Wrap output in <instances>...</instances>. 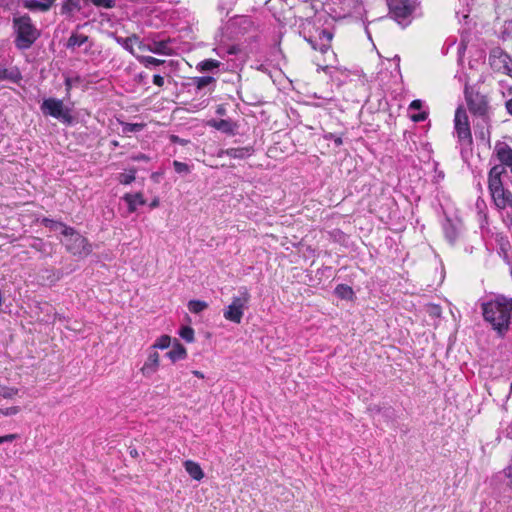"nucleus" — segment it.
Wrapping results in <instances>:
<instances>
[{"label": "nucleus", "mask_w": 512, "mask_h": 512, "mask_svg": "<svg viewBox=\"0 0 512 512\" xmlns=\"http://www.w3.org/2000/svg\"><path fill=\"white\" fill-rule=\"evenodd\" d=\"M507 170L502 165L493 166L488 174V189L497 208H512V181L511 187Z\"/></svg>", "instance_id": "nucleus-1"}, {"label": "nucleus", "mask_w": 512, "mask_h": 512, "mask_svg": "<svg viewBox=\"0 0 512 512\" xmlns=\"http://www.w3.org/2000/svg\"><path fill=\"white\" fill-rule=\"evenodd\" d=\"M484 319L500 334L504 335L509 329L512 299L504 296L496 297L495 300L482 304Z\"/></svg>", "instance_id": "nucleus-2"}, {"label": "nucleus", "mask_w": 512, "mask_h": 512, "mask_svg": "<svg viewBox=\"0 0 512 512\" xmlns=\"http://www.w3.org/2000/svg\"><path fill=\"white\" fill-rule=\"evenodd\" d=\"M12 30L14 45L21 51L30 49L41 36V30L37 28L27 13H15L13 15Z\"/></svg>", "instance_id": "nucleus-3"}, {"label": "nucleus", "mask_w": 512, "mask_h": 512, "mask_svg": "<svg viewBox=\"0 0 512 512\" xmlns=\"http://www.w3.org/2000/svg\"><path fill=\"white\" fill-rule=\"evenodd\" d=\"M64 237L63 244L66 250L74 256L86 257L92 252V245L87 238L82 236L73 227L65 228Z\"/></svg>", "instance_id": "nucleus-4"}, {"label": "nucleus", "mask_w": 512, "mask_h": 512, "mask_svg": "<svg viewBox=\"0 0 512 512\" xmlns=\"http://www.w3.org/2000/svg\"><path fill=\"white\" fill-rule=\"evenodd\" d=\"M40 109L45 116H51L64 124L70 125L73 122V116L70 113V109L67 108L60 99H44Z\"/></svg>", "instance_id": "nucleus-5"}, {"label": "nucleus", "mask_w": 512, "mask_h": 512, "mask_svg": "<svg viewBox=\"0 0 512 512\" xmlns=\"http://www.w3.org/2000/svg\"><path fill=\"white\" fill-rule=\"evenodd\" d=\"M465 98L467 101L469 111L472 114L480 117L484 124H488L490 118L488 115L489 105L487 97L485 95L480 94L479 92H469L468 89H466Z\"/></svg>", "instance_id": "nucleus-6"}, {"label": "nucleus", "mask_w": 512, "mask_h": 512, "mask_svg": "<svg viewBox=\"0 0 512 512\" xmlns=\"http://www.w3.org/2000/svg\"><path fill=\"white\" fill-rule=\"evenodd\" d=\"M240 293V296L233 297L231 304L223 314L225 319L237 324L241 322L244 309L250 298V294L246 288H243Z\"/></svg>", "instance_id": "nucleus-7"}, {"label": "nucleus", "mask_w": 512, "mask_h": 512, "mask_svg": "<svg viewBox=\"0 0 512 512\" xmlns=\"http://www.w3.org/2000/svg\"><path fill=\"white\" fill-rule=\"evenodd\" d=\"M454 129L459 142L465 144L472 143V135L467 113L464 108L458 107L455 112Z\"/></svg>", "instance_id": "nucleus-8"}, {"label": "nucleus", "mask_w": 512, "mask_h": 512, "mask_svg": "<svg viewBox=\"0 0 512 512\" xmlns=\"http://www.w3.org/2000/svg\"><path fill=\"white\" fill-rule=\"evenodd\" d=\"M489 64L494 72L506 74L512 72V60L501 48L496 47L489 54Z\"/></svg>", "instance_id": "nucleus-9"}, {"label": "nucleus", "mask_w": 512, "mask_h": 512, "mask_svg": "<svg viewBox=\"0 0 512 512\" xmlns=\"http://www.w3.org/2000/svg\"><path fill=\"white\" fill-rule=\"evenodd\" d=\"M388 7L391 17L399 24L406 25V20L410 17L413 7L408 0H388Z\"/></svg>", "instance_id": "nucleus-10"}, {"label": "nucleus", "mask_w": 512, "mask_h": 512, "mask_svg": "<svg viewBox=\"0 0 512 512\" xmlns=\"http://www.w3.org/2000/svg\"><path fill=\"white\" fill-rule=\"evenodd\" d=\"M56 3V0H23V7L31 12H48Z\"/></svg>", "instance_id": "nucleus-11"}, {"label": "nucleus", "mask_w": 512, "mask_h": 512, "mask_svg": "<svg viewBox=\"0 0 512 512\" xmlns=\"http://www.w3.org/2000/svg\"><path fill=\"white\" fill-rule=\"evenodd\" d=\"M496 155L502 166H509L512 168V148L506 143H499L496 145Z\"/></svg>", "instance_id": "nucleus-12"}, {"label": "nucleus", "mask_w": 512, "mask_h": 512, "mask_svg": "<svg viewBox=\"0 0 512 512\" xmlns=\"http://www.w3.org/2000/svg\"><path fill=\"white\" fill-rule=\"evenodd\" d=\"M208 125L227 135H234L237 127V125L233 121L228 119H211L208 121Z\"/></svg>", "instance_id": "nucleus-13"}, {"label": "nucleus", "mask_w": 512, "mask_h": 512, "mask_svg": "<svg viewBox=\"0 0 512 512\" xmlns=\"http://www.w3.org/2000/svg\"><path fill=\"white\" fill-rule=\"evenodd\" d=\"M159 367V354L154 351L148 355L147 360L145 361L143 367L141 368V372L144 376L150 377L153 375Z\"/></svg>", "instance_id": "nucleus-14"}, {"label": "nucleus", "mask_w": 512, "mask_h": 512, "mask_svg": "<svg viewBox=\"0 0 512 512\" xmlns=\"http://www.w3.org/2000/svg\"><path fill=\"white\" fill-rule=\"evenodd\" d=\"M81 8V0H64L61 4L60 14L71 19Z\"/></svg>", "instance_id": "nucleus-15"}, {"label": "nucleus", "mask_w": 512, "mask_h": 512, "mask_svg": "<svg viewBox=\"0 0 512 512\" xmlns=\"http://www.w3.org/2000/svg\"><path fill=\"white\" fill-rule=\"evenodd\" d=\"M191 81L197 91H201L207 87H210V91H213L216 83V79L212 76L193 77Z\"/></svg>", "instance_id": "nucleus-16"}, {"label": "nucleus", "mask_w": 512, "mask_h": 512, "mask_svg": "<svg viewBox=\"0 0 512 512\" xmlns=\"http://www.w3.org/2000/svg\"><path fill=\"white\" fill-rule=\"evenodd\" d=\"M184 467L186 472L194 480L200 481L204 478V472L197 462H194L192 460H186L184 462Z\"/></svg>", "instance_id": "nucleus-17"}, {"label": "nucleus", "mask_w": 512, "mask_h": 512, "mask_svg": "<svg viewBox=\"0 0 512 512\" xmlns=\"http://www.w3.org/2000/svg\"><path fill=\"white\" fill-rule=\"evenodd\" d=\"M123 199L128 205L129 212L136 211L138 205H144L146 203L142 193H128L124 195Z\"/></svg>", "instance_id": "nucleus-18"}, {"label": "nucleus", "mask_w": 512, "mask_h": 512, "mask_svg": "<svg viewBox=\"0 0 512 512\" xmlns=\"http://www.w3.org/2000/svg\"><path fill=\"white\" fill-rule=\"evenodd\" d=\"M166 356L172 362H176V361L185 359L187 356V351H186V348L176 340L172 349L166 353Z\"/></svg>", "instance_id": "nucleus-19"}, {"label": "nucleus", "mask_w": 512, "mask_h": 512, "mask_svg": "<svg viewBox=\"0 0 512 512\" xmlns=\"http://www.w3.org/2000/svg\"><path fill=\"white\" fill-rule=\"evenodd\" d=\"M21 78V73L17 68L6 69L0 64V81L8 80L17 83Z\"/></svg>", "instance_id": "nucleus-20"}, {"label": "nucleus", "mask_w": 512, "mask_h": 512, "mask_svg": "<svg viewBox=\"0 0 512 512\" xmlns=\"http://www.w3.org/2000/svg\"><path fill=\"white\" fill-rule=\"evenodd\" d=\"M253 150L251 147H238V148H229L225 150L223 153L227 156L235 159H243L252 154Z\"/></svg>", "instance_id": "nucleus-21"}, {"label": "nucleus", "mask_w": 512, "mask_h": 512, "mask_svg": "<svg viewBox=\"0 0 512 512\" xmlns=\"http://www.w3.org/2000/svg\"><path fill=\"white\" fill-rule=\"evenodd\" d=\"M115 41L121 45L124 49H126L127 51H129L131 54H134V50H133V44L134 43H139V37L136 35V34H133L129 37H126V38H123V37H120V36H115Z\"/></svg>", "instance_id": "nucleus-22"}, {"label": "nucleus", "mask_w": 512, "mask_h": 512, "mask_svg": "<svg viewBox=\"0 0 512 512\" xmlns=\"http://www.w3.org/2000/svg\"><path fill=\"white\" fill-rule=\"evenodd\" d=\"M332 37V33L328 30H321L319 33L320 44L317 50H319L322 54L326 53L330 49V42Z\"/></svg>", "instance_id": "nucleus-23"}, {"label": "nucleus", "mask_w": 512, "mask_h": 512, "mask_svg": "<svg viewBox=\"0 0 512 512\" xmlns=\"http://www.w3.org/2000/svg\"><path fill=\"white\" fill-rule=\"evenodd\" d=\"M220 65L221 63L218 60L205 59L197 64L196 69L201 73L212 72L218 69Z\"/></svg>", "instance_id": "nucleus-24"}, {"label": "nucleus", "mask_w": 512, "mask_h": 512, "mask_svg": "<svg viewBox=\"0 0 512 512\" xmlns=\"http://www.w3.org/2000/svg\"><path fill=\"white\" fill-rule=\"evenodd\" d=\"M88 39L89 38L87 35L72 33L67 41L66 47L68 49L80 47L83 44H85L88 41Z\"/></svg>", "instance_id": "nucleus-25"}, {"label": "nucleus", "mask_w": 512, "mask_h": 512, "mask_svg": "<svg viewBox=\"0 0 512 512\" xmlns=\"http://www.w3.org/2000/svg\"><path fill=\"white\" fill-rule=\"evenodd\" d=\"M42 224L45 227H47L50 230H52V231H58L59 230L63 236H64L65 228H70V226H67L64 223L60 222V221H56V220L49 219V218H43L42 219Z\"/></svg>", "instance_id": "nucleus-26"}, {"label": "nucleus", "mask_w": 512, "mask_h": 512, "mask_svg": "<svg viewBox=\"0 0 512 512\" xmlns=\"http://www.w3.org/2000/svg\"><path fill=\"white\" fill-rule=\"evenodd\" d=\"M214 50L219 56H224L225 54L236 55L240 51V48L238 45L235 44H219Z\"/></svg>", "instance_id": "nucleus-27"}, {"label": "nucleus", "mask_w": 512, "mask_h": 512, "mask_svg": "<svg viewBox=\"0 0 512 512\" xmlns=\"http://www.w3.org/2000/svg\"><path fill=\"white\" fill-rule=\"evenodd\" d=\"M335 294L341 299L350 300L352 299L354 292L350 286L345 284H339L335 288Z\"/></svg>", "instance_id": "nucleus-28"}, {"label": "nucleus", "mask_w": 512, "mask_h": 512, "mask_svg": "<svg viewBox=\"0 0 512 512\" xmlns=\"http://www.w3.org/2000/svg\"><path fill=\"white\" fill-rule=\"evenodd\" d=\"M138 59L146 68L157 67L165 64V60L157 59L152 56H140Z\"/></svg>", "instance_id": "nucleus-29"}, {"label": "nucleus", "mask_w": 512, "mask_h": 512, "mask_svg": "<svg viewBox=\"0 0 512 512\" xmlns=\"http://www.w3.org/2000/svg\"><path fill=\"white\" fill-rule=\"evenodd\" d=\"M208 307V304L205 301L201 300H191L188 303V309L190 312L198 314L201 313Z\"/></svg>", "instance_id": "nucleus-30"}, {"label": "nucleus", "mask_w": 512, "mask_h": 512, "mask_svg": "<svg viewBox=\"0 0 512 512\" xmlns=\"http://www.w3.org/2000/svg\"><path fill=\"white\" fill-rule=\"evenodd\" d=\"M143 123H123L122 124V131L123 133H133V132H139L144 128Z\"/></svg>", "instance_id": "nucleus-31"}, {"label": "nucleus", "mask_w": 512, "mask_h": 512, "mask_svg": "<svg viewBox=\"0 0 512 512\" xmlns=\"http://www.w3.org/2000/svg\"><path fill=\"white\" fill-rule=\"evenodd\" d=\"M168 49V42L166 41H157L154 42L153 47H150L149 50L156 54H166Z\"/></svg>", "instance_id": "nucleus-32"}, {"label": "nucleus", "mask_w": 512, "mask_h": 512, "mask_svg": "<svg viewBox=\"0 0 512 512\" xmlns=\"http://www.w3.org/2000/svg\"><path fill=\"white\" fill-rule=\"evenodd\" d=\"M84 2H91L99 8L111 9L116 5L115 0H83Z\"/></svg>", "instance_id": "nucleus-33"}, {"label": "nucleus", "mask_w": 512, "mask_h": 512, "mask_svg": "<svg viewBox=\"0 0 512 512\" xmlns=\"http://www.w3.org/2000/svg\"><path fill=\"white\" fill-rule=\"evenodd\" d=\"M180 336L187 342L194 341V330L190 326H184L180 330Z\"/></svg>", "instance_id": "nucleus-34"}, {"label": "nucleus", "mask_w": 512, "mask_h": 512, "mask_svg": "<svg viewBox=\"0 0 512 512\" xmlns=\"http://www.w3.org/2000/svg\"><path fill=\"white\" fill-rule=\"evenodd\" d=\"M171 344V338L168 335H162L154 344L153 348L166 349Z\"/></svg>", "instance_id": "nucleus-35"}, {"label": "nucleus", "mask_w": 512, "mask_h": 512, "mask_svg": "<svg viewBox=\"0 0 512 512\" xmlns=\"http://www.w3.org/2000/svg\"><path fill=\"white\" fill-rule=\"evenodd\" d=\"M18 393V389L14 387L0 386V396L3 398H12Z\"/></svg>", "instance_id": "nucleus-36"}, {"label": "nucleus", "mask_w": 512, "mask_h": 512, "mask_svg": "<svg viewBox=\"0 0 512 512\" xmlns=\"http://www.w3.org/2000/svg\"><path fill=\"white\" fill-rule=\"evenodd\" d=\"M29 246L39 252H45L46 250V244L45 242L40 238H33L32 242L29 244Z\"/></svg>", "instance_id": "nucleus-37"}, {"label": "nucleus", "mask_w": 512, "mask_h": 512, "mask_svg": "<svg viewBox=\"0 0 512 512\" xmlns=\"http://www.w3.org/2000/svg\"><path fill=\"white\" fill-rule=\"evenodd\" d=\"M135 180V170H131L129 173L120 174L119 181L124 185L131 184Z\"/></svg>", "instance_id": "nucleus-38"}, {"label": "nucleus", "mask_w": 512, "mask_h": 512, "mask_svg": "<svg viewBox=\"0 0 512 512\" xmlns=\"http://www.w3.org/2000/svg\"><path fill=\"white\" fill-rule=\"evenodd\" d=\"M174 170L179 174H187L190 172V168L186 163L175 160L173 162Z\"/></svg>", "instance_id": "nucleus-39"}, {"label": "nucleus", "mask_w": 512, "mask_h": 512, "mask_svg": "<svg viewBox=\"0 0 512 512\" xmlns=\"http://www.w3.org/2000/svg\"><path fill=\"white\" fill-rule=\"evenodd\" d=\"M445 236L449 240L450 243H453L455 241V239L457 237V233L453 226L448 225L445 228Z\"/></svg>", "instance_id": "nucleus-40"}, {"label": "nucleus", "mask_w": 512, "mask_h": 512, "mask_svg": "<svg viewBox=\"0 0 512 512\" xmlns=\"http://www.w3.org/2000/svg\"><path fill=\"white\" fill-rule=\"evenodd\" d=\"M81 79L79 76H76L74 78H71V77H66L65 79V86H66V90L67 92H69L72 88L73 85H76L78 83H80Z\"/></svg>", "instance_id": "nucleus-41"}, {"label": "nucleus", "mask_w": 512, "mask_h": 512, "mask_svg": "<svg viewBox=\"0 0 512 512\" xmlns=\"http://www.w3.org/2000/svg\"><path fill=\"white\" fill-rule=\"evenodd\" d=\"M19 411H20V408L18 406H13V407L5 408V409L1 408L0 414H2L4 416H12V415L17 414Z\"/></svg>", "instance_id": "nucleus-42"}, {"label": "nucleus", "mask_w": 512, "mask_h": 512, "mask_svg": "<svg viewBox=\"0 0 512 512\" xmlns=\"http://www.w3.org/2000/svg\"><path fill=\"white\" fill-rule=\"evenodd\" d=\"M325 139L327 140H333L334 141V144L339 147L342 145L343 141H342V138L339 137V136H335L334 134L332 133H328L327 135H325Z\"/></svg>", "instance_id": "nucleus-43"}, {"label": "nucleus", "mask_w": 512, "mask_h": 512, "mask_svg": "<svg viewBox=\"0 0 512 512\" xmlns=\"http://www.w3.org/2000/svg\"><path fill=\"white\" fill-rule=\"evenodd\" d=\"M428 114L426 112H420L418 114H414L411 116V119L414 121V122H422L424 120H426Z\"/></svg>", "instance_id": "nucleus-44"}, {"label": "nucleus", "mask_w": 512, "mask_h": 512, "mask_svg": "<svg viewBox=\"0 0 512 512\" xmlns=\"http://www.w3.org/2000/svg\"><path fill=\"white\" fill-rule=\"evenodd\" d=\"M17 438H18L17 434H8V435L0 436V444H2L4 442H12Z\"/></svg>", "instance_id": "nucleus-45"}, {"label": "nucleus", "mask_w": 512, "mask_h": 512, "mask_svg": "<svg viewBox=\"0 0 512 512\" xmlns=\"http://www.w3.org/2000/svg\"><path fill=\"white\" fill-rule=\"evenodd\" d=\"M153 83L158 87H162L164 85V78L159 74H155L153 76Z\"/></svg>", "instance_id": "nucleus-46"}, {"label": "nucleus", "mask_w": 512, "mask_h": 512, "mask_svg": "<svg viewBox=\"0 0 512 512\" xmlns=\"http://www.w3.org/2000/svg\"><path fill=\"white\" fill-rule=\"evenodd\" d=\"M422 108V101L421 100H413L409 106L410 110H420Z\"/></svg>", "instance_id": "nucleus-47"}, {"label": "nucleus", "mask_w": 512, "mask_h": 512, "mask_svg": "<svg viewBox=\"0 0 512 512\" xmlns=\"http://www.w3.org/2000/svg\"><path fill=\"white\" fill-rule=\"evenodd\" d=\"M503 473L505 477L512 480V463L503 470Z\"/></svg>", "instance_id": "nucleus-48"}, {"label": "nucleus", "mask_w": 512, "mask_h": 512, "mask_svg": "<svg viewBox=\"0 0 512 512\" xmlns=\"http://www.w3.org/2000/svg\"><path fill=\"white\" fill-rule=\"evenodd\" d=\"M308 43L311 45V47L314 49V50H317L318 49V46L320 43L317 42L316 39H313V38H308L307 39Z\"/></svg>", "instance_id": "nucleus-49"}, {"label": "nucleus", "mask_w": 512, "mask_h": 512, "mask_svg": "<svg viewBox=\"0 0 512 512\" xmlns=\"http://www.w3.org/2000/svg\"><path fill=\"white\" fill-rule=\"evenodd\" d=\"M505 108L507 112L512 116V98L506 101Z\"/></svg>", "instance_id": "nucleus-50"}, {"label": "nucleus", "mask_w": 512, "mask_h": 512, "mask_svg": "<svg viewBox=\"0 0 512 512\" xmlns=\"http://www.w3.org/2000/svg\"><path fill=\"white\" fill-rule=\"evenodd\" d=\"M129 453H130L131 457H133V458H137L139 456V453L135 448L130 447Z\"/></svg>", "instance_id": "nucleus-51"}, {"label": "nucleus", "mask_w": 512, "mask_h": 512, "mask_svg": "<svg viewBox=\"0 0 512 512\" xmlns=\"http://www.w3.org/2000/svg\"><path fill=\"white\" fill-rule=\"evenodd\" d=\"M216 113H217L218 115H224V114H225V108H224L222 105H219V106L217 107Z\"/></svg>", "instance_id": "nucleus-52"}, {"label": "nucleus", "mask_w": 512, "mask_h": 512, "mask_svg": "<svg viewBox=\"0 0 512 512\" xmlns=\"http://www.w3.org/2000/svg\"><path fill=\"white\" fill-rule=\"evenodd\" d=\"M159 205V200L156 198L150 203L151 208H155Z\"/></svg>", "instance_id": "nucleus-53"}, {"label": "nucleus", "mask_w": 512, "mask_h": 512, "mask_svg": "<svg viewBox=\"0 0 512 512\" xmlns=\"http://www.w3.org/2000/svg\"><path fill=\"white\" fill-rule=\"evenodd\" d=\"M192 373L198 378H204L203 373L200 371L194 370Z\"/></svg>", "instance_id": "nucleus-54"}, {"label": "nucleus", "mask_w": 512, "mask_h": 512, "mask_svg": "<svg viewBox=\"0 0 512 512\" xmlns=\"http://www.w3.org/2000/svg\"><path fill=\"white\" fill-rule=\"evenodd\" d=\"M136 159L138 160H148V157L144 154L139 155Z\"/></svg>", "instance_id": "nucleus-55"}, {"label": "nucleus", "mask_w": 512, "mask_h": 512, "mask_svg": "<svg viewBox=\"0 0 512 512\" xmlns=\"http://www.w3.org/2000/svg\"><path fill=\"white\" fill-rule=\"evenodd\" d=\"M485 136H486V133H485L483 130H481V132H480V137H481L482 139H484V138H485Z\"/></svg>", "instance_id": "nucleus-56"}, {"label": "nucleus", "mask_w": 512, "mask_h": 512, "mask_svg": "<svg viewBox=\"0 0 512 512\" xmlns=\"http://www.w3.org/2000/svg\"><path fill=\"white\" fill-rule=\"evenodd\" d=\"M509 227L512 229V216L510 217Z\"/></svg>", "instance_id": "nucleus-57"}, {"label": "nucleus", "mask_w": 512, "mask_h": 512, "mask_svg": "<svg viewBox=\"0 0 512 512\" xmlns=\"http://www.w3.org/2000/svg\"><path fill=\"white\" fill-rule=\"evenodd\" d=\"M510 389H511V392H512V382H511V387H510Z\"/></svg>", "instance_id": "nucleus-58"}, {"label": "nucleus", "mask_w": 512, "mask_h": 512, "mask_svg": "<svg viewBox=\"0 0 512 512\" xmlns=\"http://www.w3.org/2000/svg\"><path fill=\"white\" fill-rule=\"evenodd\" d=\"M511 172H512V167H511Z\"/></svg>", "instance_id": "nucleus-59"}]
</instances>
